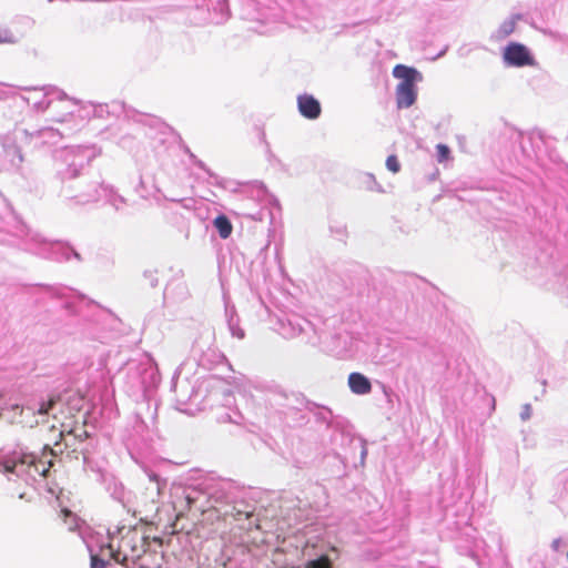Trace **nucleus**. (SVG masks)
<instances>
[{
	"label": "nucleus",
	"instance_id": "nucleus-1",
	"mask_svg": "<svg viewBox=\"0 0 568 568\" xmlns=\"http://www.w3.org/2000/svg\"><path fill=\"white\" fill-rule=\"evenodd\" d=\"M515 160L526 170L538 175L540 168L548 178H562L568 174V165L549 146L539 131L524 133L510 130L508 136Z\"/></svg>",
	"mask_w": 568,
	"mask_h": 568
},
{
	"label": "nucleus",
	"instance_id": "nucleus-2",
	"mask_svg": "<svg viewBox=\"0 0 568 568\" xmlns=\"http://www.w3.org/2000/svg\"><path fill=\"white\" fill-rule=\"evenodd\" d=\"M81 398L71 396L67 399L51 397L38 408V414L48 415L60 424V436L72 435L83 440L89 437L85 429V414L80 409Z\"/></svg>",
	"mask_w": 568,
	"mask_h": 568
},
{
	"label": "nucleus",
	"instance_id": "nucleus-3",
	"mask_svg": "<svg viewBox=\"0 0 568 568\" xmlns=\"http://www.w3.org/2000/svg\"><path fill=\"white\" fill-rule=\"evenodd\" d=\"M142 547V537L136 530H129L121 537L111 538L106 550L114 561L125 565L130 560L140 558Z\"/></svg>",
	"mask_w": 568,
	"mask_h": 568
},
{
	"label": "nucleus",
	"instance_id": "nucleus-4",
	"mask_svg": "<svg viewBox=\"0 0 568 568\" xmlns=\"http://www.w3.org/2000/svg\"><path fill=\"white\" fill-rule=\"evenodd\" d=\"M60 155L68 166L67 173L70 178H77L89 173L87 166L95 156V153L89 146H72L65 148L60 152Z\"/></svg>",
	"mask_w": 568,
	"mask_h": 568
},
{
	"label": "nucleus",
	"instance_id": "nucleus-5",
	"mask_svg": "<svg viewBox=\"0 0 568 568\" xmlns=\"http://www.w3.org/2000/svg\"><path fill=\"white\" fill-rule=\"evenodd\" d=\"M503 59L507 65L517 68L532 65L535 63L534 57L528 48L518 42H511L504 49Z\"/></svg>",
	"mask_w": 568,
	"mask_h": 568
},
{
	"label": "nucleus",
	"instance_id": "nucleus-6",
	"mask_svg": "<svg viewBox=\"0 0 568 568\" xmlns=\"http://www.w3.org/2000/svg\"><path fill=\"white\" fill-rule=\"evenodd\" d=\"M297 109L301 115L308 120H316L322 113L320 101L314 95L307 93L297 97Z\"/></svg>",
	"mask_w": 568,
	"mask_h": 568
},
{
	"label": "nucleus",
	"instance_id": "nucleus-7",
	"mask_svg": "<svg viewBox=\"0 0 568 568\" xmlns=\"http://www.w3.org/2000/svg\"><path fill=\"white\" fill-rule=\"evenodd\" d=\"M17 23H20L23 30H19L17 32H13L11 29L7 27H0V44L2 43H9V44H16L18 43L27 33L28 30H30L33 26V20L29 17H22L20 18Z\"/></svg>",
	"mask_w": 568,
	"mask_h": 568
},
{
	"label": "nucleus",
	"instance_id": "nucleus-8",
	"mask_svg": "<svg viewBox=\"0 0 568 568\" xmlns=\"http://www.w3.org/2000/svg\"><path fill=\"white\" fill-rule=\"evenodd\" d=\"M417 99L415 84H397L396 101L399 109L412 106Z\"/></svg>",
	"mask_w": 568,
	"mask_h": 568
},
{
	"label": "nucleus",
	"instance_id": "nucleus-9",
	"mask_svg": "<svg viewBox=\"0 0 568 568\" xmlns=\"http://www.w3.org/2000/svg\"><path fill=\"white\" fill-rule=\"evenodd\" d=\"M393 75L400 80L398 84H416V82L423 79L422 73L417 69L404 64L395 65Z\"/></svg>",
	"mask_w": 568,
	"mask_h": 568
},
{
	"label": "nucleus",
	"instance_id": "nucleus-10",
	"mask_svg": "<svg viewBox=\"0 0 568 568\" xmlns=\"http://www.w3.org/2000/svg\"><path fill=\"white\" fill-rule=\"evenodd\" d=\"M348 386L357 395H366L372 390L369 379L361 373H351L348 376Z\"/></svg>",
	"mask_w": 568,
	"mask_h": 568
},
{
	"label": "nucleus",
	"instance_id": "nucleus-11",
	"mask_svg": "<svg viewBox=\"0 0 568 568\" xmlns=\"http://www.w3.org/2000/svg\"><path fill=\"white\" fill-rule=\"evenodd\" d=\"M150 123L153 125L155 123H158L160 125V133L163 134V135H170V139L173 141V142H178L179 144H181V146L183 148V150L190 155L191 159H194L195 160V155L190 151V149L183 143L182 141V138L181 135L175 132L170 125L165 124V123H162L160 122L159 119L156 118H150Z\"/></svg>",
	"mask_w": 568,
	"mask_h": 568
},
{
	"label": "nucleus",
	"instance_id": "nucleus-12",
	"mask_svg": "<svg viewBox=\"0 0 568 568\" xmlns=\"http://www.w3.org/2000/svg\"><path fill=\"white\" fill-rule=\"evenodd\" d=\"M4 158L11 163L13 168H19L23 162L21 149L14 142H6L3 144Z\"/></svg>",
	"mask_w": 568,
	"mask_h": 568
},
{
	"label": "nucleus",
	"instance_id": "nucleus-13",
	"mask_svg": "<svg viewBox=\"0 0 568 568\" xmlns=\"http://www.w3.org/2000/svg\"><path fill=\"white\" fill-rule=\"evenodd\" d=\"M213 224L222 239H227L233 231V226L225 215L215 217Z\"/></svg>",
	"mask_w": 568,
	"mask_h": 568
},
{
	"label": "nucleus",
	"instance_id": "nucleus-14",
	"mask_svg": "<svg viewBox=\"0 0 568 568\" xmlns=\"http://www.w3.org/2000/svg\"><path fill=\"white\" fill-rule=\"evenodd\" d=\"M520 19V16H513L509 19L505 20L497 30V38L505 39L509 34H511L516 28V21Z\"/></svg>",
	"mask_w": 568,
	"mask_h": 568
},
{
	"label": "nucleus",
	"instance_id": "nucleus-15",
	"mask_svg": "<svg viewBox=\"0 0 568 568\" xmlns=\"http://www.w3.org/2000/svg\"><path fill=\"white\" fill-rule=\"evenodd\" d=\"M31 464L34 466V469L37 473H39L41 476H47L49 473V469L52 467L53 463L52 460L44 462L40 459L38 463L31 462Z\"/></svg>",
	"mask_w": 568,
	"mask_h": 568
},
{
	"label": "nucleus",
	"instance_id": "nucleus-16",
	"mask_svg": "<svg viewBox=\"0 0 568 568\" xmlns=\"http://www.w3.org/2000/svg\"><path fill=\"white\" fill-rule=\"evenodd\" d=\"M306 568H332V562L327 556H322L318 559L310 561Z\"/></svg>",
	"mask_w": 568,
	"mask_h": 568
},
{
	"label": "nucleus",
	"instance_id": "nucleus-17",
	"mask_svg": "<svg viewBox=\"0 0 568 568\" xmlns=\"http://www.w3.org/2000/svg\"><path fill=\"white\" fill-rule=\"evenodd\" d=\"M386 168L393 173L396 174L399 172L400 164L398 162V159L395 155H389L386 159Z\"/></svg>",
	"mask_w": 568,
	"mask_h": 568
},
{
	"label": "nucleus",
	"instance_id": "nucleus-18",
	"mask_svg": "<svg viewBox=\"0 0 568 568\" xmlns=\"http://www.w3.org/2000/svg\"><path fill=\"white\" fill-rule=\"evenodd\" d=\"M449 154H450V150L447 145H445V144L437 145V156L440 162L447 160Z\"/></svg>",
	"mask_w": 568,
	"mask_h": 568
},
{
	"label": "nucleus",
	"instance_id": "nucleus-19",
	"mask_svg": "<svg viewBox=\"0 0 568 568\" xmlns=\"http://www.w3.org/2000/svg\"><path fill=\"white\" fill-rule=\"evenodd\" d=\"M9 412L12 413V419L11 422L14 423L16 422V418L17 417H20L22 415V412H23V408L18 405V404H14V405H11L9 408H8Z\"/></svg>",
	"mask_w": 568,
	"mask_h": 568
},
{
	"label": "nucleus",
	"instance_id": "nucleus-20",
	"mask_svg": "<svg viewBox=\"0 0 568 568\" xmlns=\"http://www.w3.org/2000/svg\"><path fill=\"white\" fill-rule=\"evenodd\" d=\"M234 520H242V519H248L253 516V513L252 511H243V510H235L233 514H232Z\"/></svg>",
	"mask_w": 568,
	"mask_h": 568
},
{
	"label": "nucleus",
	"instance_id": "nucleus-21",
	"mask_svg": "<svg viewBox=\"0 0 568 568\" xmlns=\"http://www.w3.org/2000/svg\"><path fill=\"white\" fill-rule=\"evenodd\" d=\"M61 516L63 517V520L65 523L68 521V519H72L71 523H70V526H69L70 529H71L73 527V525H74V515L72 514V511L67 509V508L62 509L61 510Z\"/></svg>",
	"mask_w": 568,
	"mask_h": 568
},
{
	"label": "nucleus",
	"instance_id": "nucleus-22",
	"mask_svg": "<svg viewBox=\"0 0 568 568\" xmlns=\"http://www.w3.org/2000/svg\"><path fill=\"white\" fill-rule=\"evenodd\" d=\"M91 568H105L104 560L98 558L97 556L91 557Z\"/></svg>",
	"mask_w": 568,
	"mask_h": 568
},
{
	"label": "nucleus",
	"instance_id": "nucleus-23",
	"mask_svg": "<svg viewBox=\"0 0 568 568\" xmlns=\"http://www.w3.org/2000/svg\"><path fill=\"white\" fill-rule=\"evenodd\" d=\"M34 108L37 110H42L44 111L45 109L49 108V102H45V101H41V102H34Z\"/></svg>",
	"mask_w": 568,
	"mask_h": 568
},
{
	"label": "nucleus",
	"instance_id": "nucleus-24",
	"mask_svg": "<svg viewBox=\"0 0 568 568\" xmlns=\"http://www.w3.org/2000/svg\"><path fill=\"white\" fill-rule=\"evenodd\" d=\"M16 466H17V465H16V463H6V464L3 465V467H4V471H6V473H13V471H14V469H16Z\"/></svg>",
	"mask_w": 568,
	"mask_h": 568
},
{
	"label": "nucleus",
	"instance_id": "nucleus-25",
	"mask_svg": "<svg viewBox=\"0 0 568 568\" xmlns=\"http://www.w3.org/2000/svg\"><path fill=\"white\" fill-rule=\"evenodd\" d=\"M113 106H114V112L120 110V111L128 113V111L125 110V105L122 102H114Z\"/></svg>",
	"mask_w": 568,
	"mask_h": 568
},
{
	"label": "nucleus",
	"instance_id": "nucleus-26",
	"mask_svg": "<svg viewBox=\"0 0 568 568\" xmlns=\"http://www.w3.org/2000/svg\"><path fill=\"white\" fill-rule=\"evenodd\" d=\"M195 162L199 164L200 168L205 170V172L210 175V178H215L209 170L205 169L204 163L202 161L195 160Z\"/></svg>",
	"mask_w": 568,
	"mask_h": 568
},
{
	"label": "nucleus",
	"instance_id": "nucleus-27",
	"mask_svg": "<svg viewBox=\"0 0 568 568\" xmlns=\"http://www.w3.org/2000/svg\"><path fill=\"white\" fill-rule=\"evenodd\" d=\"M48 452H49L48 454H47V453H44V457H47L48 455H50V456H52V455H53V450H52L51 448H48Z\"/></svg>",
	"mask_w": 568,
	"mask_h": 568
},
{
	"label": "nucleus",
	"instance_id": "nucleus-28",
	"mask_svg": "<svg viewBox=\"0 0 568 568\" xmlns=\"http://www.w3.org/2000/svg\"><path fill=\"white\" fill-rule=\"evenodd\" d=\"M59 98L60 99H64L65 98V93L64 92H59Z\"/></svg>",
	"mask_w": 568,
	"mask_h": 568
},
{
	"label": "nucleus",
	"instance_id": "nucleus-29",
	"mask_svg": "<svg viewBox=\"0 0 568 568\" xmlns=\"http://www.w3.org/2000/svg\"><path fill=\"white\" fill-rule=\"evenodd\" d=\"M254 527H255L256 529H260V527H261V526H260L258 520H256V523L254 524Z\"/></svg>",
	"mask_w": 568,
	"mask_h": 568
},
{
	"label": "nucleus",
	"instance_id": "nucleus-30",
	"mask_svg": "<svg viewBox=\"0 0 568 568\" xmlns=\"http://www.w3.org/2000/svg\"><path fill=\"white\" fill-rule=\"evenodd\" d=\"M367 178L373 179V178H375V176H374V174L368 173V174H367Z\"/></svg>",
	"mask_w": 568,
	"mask_h": 568
},
{
	"label": "nucleus",
	"instance_id": "nucleus-31",
	"mask_svg": "<svg viewBox=\"0 0 568 568\" xmlns=\"http://www.w3.org/2000/svg\"><path fill=\"white\" fill-rule=\"evenodd\" d=\"M445 53V50L438 53L437 58L442 57Z\"/></svg>",
	"mask_w": 568,
	"mask_h": 568
}]
</instances>
